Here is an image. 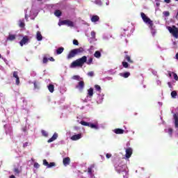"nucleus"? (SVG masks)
<instances>
[{
    "label": "nucleus",
    "mask_w": 178,
    "mask_h": 178,
    "mask_svg": "<svg viewBox=\"0 0 178 178\" xmlns=\"http://www.w3.org/2000/svg\"><path fill=\"white\" fill-rule=\"evenodd\" d=\"M24 15H25V20L29 22V17L31 20H34L35 17H37L38 15V12L35 9V3H33L31 8H28L24 10Z\"/></svg>",
    "instance_id": "nucleus-1"
},
{
    "label": "nucleus",
    "mask_w": 178,
    "mask_h": 178,
    "mask_svg": "<svg viewBox=\"0 0 178 178\" xmlns=\"http://www.w3.org/2000/svg\"><path fill=\"white\" fill-rule=\"evenodd\" d=\"M114 168L118 173H122L124 178L127 177L129 173V169H127V165L123 163V161H120L114 165Z\"/></svg>",
    "instance_id": "nucleus-2"
},
{
    "label": "nucleus",
    "mask_w": 178,
    "mask_h": 178,
    "mask_svg": "<svg viewBox=\"0 0 178 178\" xmlns=\"http://www.w3.org/2000/svg\"><path fill=\"white\" fill-rule=\"evenodd\" d=\"M86 62H87V56H83L82 58H78L77 60L73 61L70 65V67L71 69H74L76 67H83V65L84 63H86Z\"/></svg>",
    "instance_id": "nucleus-3"
},
{
    "label": "nucleus",
    "mask_w": 178,
    "mask_h": 178,
    "mask_svg": "<svg viewBox=\"0 0 178 178\" xmlns=\"http://www.w3.org/2000/svg\"><path fill=\"white\" fill-rule=\"evenodd\" d=\"M83 52H84V49L83 47L74 49L70 51L69 54L67 56V59H72V58H74L76 55H79V54H81Z\"/></svg>",
    "instance_id": "nucleus-4"
},
{
    "label": "nucleus",
    "mask_w": 178,
    "mask_h": 178,
    "mask_svg": "<svg viewBox=\"0 0 178 178\" xmlns=\"http://www.w3.org/2000/svg\"><path fill=\"white\" fill-rule=\"evenodd\" d=\"M140 17H142V20L149 27H152V26H154V22L148 17L145 13H140Z\"/></svg>",
    "instance_id": "nucleus-5"
},
{
    "label": "nucleus",
    "mask_w": 178,
    "mask_h": 178,
    "mask_svg": "<svg viewBox=\"0 0 178 178\" xmlns=\"http://www.w3.org/2000/svg\"><path fill=\"white\" fill-rule=\"evenodd\" d=\"M93 95H94V88H90L88 90L87 96L83 100V102H90V101H91V99H92V96Z\"/></svg>",
    "instance_id": "nucleus-6"
},
{
    "label": "nucleus",
    "mask_w": 178,
    "mask_h": 178,
    "mask_svg": "<svg viewBox=\"0 0 178 178\" xmlns=\"http://www.w3.org/2000/svg\"><path fill=\"white\" fill-rule=\"evenodd\" d=\"M168 30L171 34H172V35H173V37H175V38H178V29L177 28H176L175 26H173V27L168 26Z\"/></svg>",
    "instance_id": "nucleus-7"
},
{
    "label": "nucleus",
    "mask_w": 178,
    "mask_h": 178,
    "mask_svg": "<svg viewBox=\"0 0 178 178\" xmlns=\"http://www.w3.org/2000/svg\"><path fill=\"white\" fill-rule=\"evenodd\" d=\"M63 24H66L69 27H74V22L70 20H63L58 22V26H63Z\"/></svg>",
    "instance_id": "nucleus-8"
},
{
    "label": "nucleus",
    "mask_w": 178,
    "mask_h": 178,
    "mask_svg": "<svg viewBox=\"0 0 178 178\" xmlns=\"http://www.w3.org/2000/svg\"><path fill=\"white\" fill-rule=\"evenodd\" d=\"M4 129L6 130V134L8 135L10 138H13V131H12V127L5 124Z\"/></svg>",
    "instance_id": "nucleus-9"
},
{
    "label": "nucleus",
    "mask_w": 178,
    "mask_h": 178,
    "mask_svg": "<svg viewBox=\"0 0 178 178\" xmlns=\"http://www.w3.org/2000/svg\"><path fill=\"white\" fill-rule=\"evenodd\" d=\"M87 175L89 178H95V175H94V165H90L88 168Z\"/></svg>",
    "instance_id": "nucleus-10"
},
{
    "label": "nucleus",
    "mask_w": 178,
    "mask_h": 178,
    "mask_svg": "<svg viewBox=\"0 0 178 178\" xmlns=\"http://www.w3.org/2000/svg\"><path fill=\"white\" fill-rule=\"evenodd\" d=\"M15 176H19L20 173H22V166L17 164V165H14V168L13 170Z\"/></svg>",
    "instance_id": "nucleus-11"
},
{
    "label": "nucleus",
    "mask_w": 178,
    "mask_h": 178,
    "mask_svg": "<svg viewBox=\"0 0 178 178\" xmlns=\"http://www.w3.org/2000/svg\"><path fill=\"white\" fill-rule=\"evenodd\" d=\"M175 120V125L177 131L175 132V137H178V113H175L173 115Z\"/></svg>",
    "instance_id": "nucleus-12"
},
{
    "label": "nucleus",
    "mask_w": 178,
    "mask_h": 178,
    "mask_svg": "<svg viewBox=\"0 0 178 178\" xmlns=\"http://www.w3.org/2000/svg\"><path fill=\"white\" fill-rule=\"evenodd\" d=\"M125 158L129 159L131 157V155H133V148L128 147L125 149Z\"/></svg>",
    "instance_id": "nucleus-13"
},
{
    "label": "nucleus",
    "mask_w": 178,
    "mask_h": 178,
    "mask_svg": "<svg viewBox=\"0 0 178 178\" xmlns=\"http://www.w3.org/2000/svg\"><path fill=\"white\" fill-rule=\"evenodd\" d=\"M84 87H85L84 81L81 80L79 81V83H78L76 85L75 88H76V90H79V91H83V90H84Z\"/></svg>",
    "instance_id": "nucleus-14"
},
{
    "label": "nucleus",
    "mask_w": 178,
    "mask_h": 178,
    "mask_svg": "<svg viewBox=\"0 0 178 178\" xmlns=\"http://www.w3.org/2000/svg\"><path fill=\"white\" fill-rule=\"evenodd\" d=\"M97 104H102V102H104V97H105V95L104 93H97Z\"/></svg>",
    "instance_id": "nucleus-15"
},
{
    "label": "nucleus",
    "mask_w": 178,
    "mask_h": 178,
    "mask_svg": "<svg viewBox=\"0 0 178 178\" xmlns=\"http://www.w3.org/2000/svg\"><path fill=\"white\" fill-rule=\"evenodd\" d=\"M89 127H90V129H94L95 130H99V124H98V121H95L92 123H90Z\"/></svg>",
    "instance_id": "nucleus-16"
},
{
    "label": "nucleus",
    "mask_w": 178,
    "mask_h": 178,
    "mask_svg": "<svg viewBox=\"0 0 178 178\" xmlns=\"http://www.w3.org/2000/svg\"><path fill=\"white\" fill-rule=\"evenodd\" d=\"M29 36L25 35L23 37L22 40L19 42V44L21 47H23V45H26V44H29Z\"/></svg>",
    "instance_id": "nucleus-17"
},
{
    "label": "nucleus",
    "mask_w": 178,
    "mask_h": 178,
    "mask_svg": "<svg viewBox=\"0 0 178 178\" xmlns=\"http://www.w3.org/2000/svg\"><path fill=\"white\" fill-rule=\"evenodd\" d=\"M168 77H170V79H172V77L174 78V80L175 81H178V76L177 74L171 72V71H168Z\"/></svg>",
    "instance_id": "nucleus-18"
},
{
    "label": "nucleus",
    "mask_w": 178,
    "mask_h": 178,
    "mask_svg": "<svg viewBox=\"0 0 178 178\" xmlns=\"http://www.w3.org/2000/svg\"><path fill=\"white\" fill-rule=\"evenodd\" d=\"M129 37V25L125 26L121 32V37Z\"/></svg>",
    "instance_id": "nucleus-19"
},
{
    "label": "nucleus",
    "mask_w": 178,
    "mask_h": 178,
    "mask_svg": "<svg viewBox=\"0 0 178 178\" xmlns=\"http://www.w3.org/2000/svg\"><path fill=\"white\" fill-rule=\"evenodd\" d=\"M13 79H15V84L19 86V84H20V79L19 78L17 72H13Z\"/></svg>",
    "instance_id": "nucleus-20"
},
{
    "label": "nucleus",
    "mask_w": 178,
    "mask_h": 178,
    "mask_svg": "<svg viewBox=\"0 0 178 178\" xmlns=\"http://www.w3.org/2000/svg\"><path fill=\"white\" fill-rule=\"evenodd\" d=\"M16 40V34L9 33L6 38V41H15Z\"/></svg>",
    "instance_id": "nucleus-21"
},
{
    "label": "nucleus",
    "mask_w": 178,
    "mask_h": 178,
    "mask_svg": "<svg viewBox=\"0 0 178 178\" xmlns=\"http://www.w3.org/2000/svg\"><path fill=\"white\" fill-rule=\"evenodd\" d=\"M83 138V134H78L72 136L71 137V140L72 141H77V140H80V138Z\"/></svg>",
    "instance_id": "nucleus-22"
},
{
    "label": "nucleus",
    "mask_w": 178,
    "mask_h": 178,
    "mask_svg": "<svg viewBox=\"0 0 178 178\" xmlns=\"http://www.w3.org/2000/svg\"><path fill=\"white\" fill-rule=\"evenodd\" d=\"M165 133H168L170 138L173 137V129L172 128H166L164 130Z\"/></svg>",
    "instance_id": "nucleus-23"
},
{
    "label": "nucleus",
    "mask_w": 178,
    "mask_h": 178,
    "mask_svg": "<svg viewBox=\"0 0 178 178\" xmlns=\"http://www.w3.org/2000/svg\"><path fill=\"white\" fill-rule=\"evenodd\" d=\"M90 19L92 23H97V22H99V17L98 15H91Z\"/></svg>",
    "instance_id": "nucleus-24"
},
{
    "label": "nucleus",
    "mask_w": 178,
    "mask_h": 178,
    "mask_svg": "<svg viewBox=\"0 0 178 178\" xmlns=\"http://www.w3.org/2000/svg\"><path fill=\"white\" fill-rule=\"evenodd\" d=\"M63 163L64 166H67V165H70V158H69V157L64 158L63 160Z\"/></svg>",
    "instance_id": "nucleus-25"
},
{
    "label": "nucleus",
    "mask_w": 178,
    "mask_h": 178,
    "mask_svg": "<svg viewBox=\"0 0 178 178\" xmlns=\"http://www.w3.org/2000/svg\"><path fill=\"white\" fill-rule=\"evenodd\" d=\"M35 38L37 41H42V35L41 34V31H38L36 33Z\"/></svg>",
    "instance_id": "nucleus-26"
},
{
    "label": "nucleus",
    "mask_w": 178,
    "mask_h": 178,
    "mask_svg": "<svg viewBox=\"0 0 178 178\" xmlns=\"http://www.w3.org/2000/svg\"><path fill=\"white\" fill-rule=\"evenodd\" d=\"M57 138H58V134L54 133L53 136L47 140V143H53V141H55V140H56Z\"/></svg>",
    "instance_id": "nucleus-27"
},
{
    "label": "nucleus",
    "mask_w": 178,
    "mask_h": 178,
    "mask_svg": "<svg viewBox=\"0 0 178 178\" xmlns=\"http://www.w3.org/2000/svg\"><path fill=\"white\" fill-rule=\"evenodd\" d=\"M18 26L19 27H21V29H23L25 26H26V24H24V19L22 18V19H20L18 22Z\"/></svg>",
    "instance_id": "nucleus-28"
},
{
    "label": "nucleus",
    "mask_w": 178,
    "mask_h": 178,
    "mask_svg": "<svg viewBox=\"0 0 178 178\" xmlns=\"http://www.w3.org/2000/svg\"><path fill=\"white\" fill-rule=\"evenodd\" d=\"M33 84L34 86L33 90H40V82L37 81H34L33 82Z\"/></svg>",
    "instance_id": "nucleus-29"
},
{
    "label": "nucleus",
    "mask_w": 178,
    "mask_h": 178,
    "mask_svg": "<svg viewBox=\"0 0 178 178\" xmlns=\"http://www.w3.org/2000/svg\"><path fill=\"white\" fill-rule=\"evenodd\" d=\"M120 76L121 77H124V79H127L130 76V72H121V73H120Z\"/></svg>",
    "instance_id": "nucleus-30"
},
{
    "label": "nucleus",
    "mask_w": 178,
    "mask_h": 178,
    "mask_svg": "<svg viewBox=\"0 0 178 178\" xmlns=\"http://www.w3.org/2000/svg\"><path fill=\"white\" fill-rule=\"evenodd\" d=\"M47 88H48L49 92L52 93V92H54V91H55V86L51 83H50L47 86Z\"/></svg>",
    "instance_id": "nucleus-31"
},
{
    "label": "nucleus",
    "mask_w": 178,
    "mask_h": 178,
    "mask_svg": "<svg viewBox=\"0 0 178 178\" xmlns=\"http://www.w3.org/2000/svg\"><path fill=\"white\" fill-rule=\"evenodd\" d=\"M149 29H150L151 30V34L152 35V37L156 35V29H155V27H154V26L149 27Z\"/></svg>",
    "instance_id": "nucleus-32"
},
{
    "label": "nucleus",
    "mask_w": 178,
    "mask_h": 178,
    "mask_svg": "<svg viewBox=\"0 0 178 178\" xmlns=\"http://www.w3.org/2000/svg\"><path fill=\"white\" fill-rule=\"evenodd\" d=\"M63 51H65V48L62 47H58L57 49H56V55H60V54H62Z\"/></svg>",
    "instance_id": "nucleus-33"
},
{
    "label": "nucleus",
    "mask_w": 178,
    "mask_h": 178,
    "mask_svg": "<svg viewBox=\"0 0 178 178\" xmlns=\"http://www.w3.org/2000/svg\"><path fill=\"white\" fill-rule=\"evenodd\" d=\"M95 90L97 92V94H101L102 89L99 85H95Z\"/></svg>",
    "instance_id": "nucleus-34"
},
{
    "label": "nucleus",
    "mask_w": 178,
    "mask_h": 178,
    "mask_svg": "<svg viewBox=\"0 0 178 178\" xmlns=\"http://www.w3.org/2000/svg\"><path fill=\"white\" fill-rule=\"evenodd\" d=\"M113 132L115 134H123V133H124V130H123L122 129H115L113 130Z\"/></svg>",
    "instance_id": "nucleus-35"
},
{
    "label": "nucleus",
    "mask_w": 178,
    "mask_h": 178,
    "mask_svg": "<svg viewBox=\"0 0 178 178\" xmlns=\"http://www.w3.org/2000/svg\"><path fill=\"white\" fill-rule=\"evenodd\" d=\"M112 38V35L108 34V33H104L103 35V40H104L105 41H108V40H109V38Z\"/></svg>",
    "instance_id": "nucleus-36"
},
{
    "label": "nucleus",
    "mask_w": 178,
    "mask_h": 178,
    "mask_svg": "<svg viewBox=\"0 0 178 178\" xmlns=\"http://www.w3.org/2000/svg\"><path fill=\"white\" fill-rule=\"evenodd\" d=\"M94 56H95V58L99 59V58H101V56H102L101 51H96L94 54Z\"/></svg>",
    "instance_id": "nucleus-37"
},
{
    "label": "nucleus",
    "mask_w": 178,
    "mask_h": 178,
    "mask_svg": "<svg viewBox=\"0 0 178 178\" xmlns=\"http://www.w3.org/2000/svg\"><path fill=\"white\" fill-rule=\"evenodd\" d=\"M72 80H77V81H80L81 80H83V78L80 77L79 75H74L72 77Z\"/></svg>",
    "instance_id": "nucleus-38"
},
{
    "label": "nucleus",
    "mask_w": 178,
    "mask_h": 178,
    "mask_svg": "<svg viewBox=\"0 0 178 178\" xmlns=\"http://www.w3.org/2000/svg\"><path fill=\"white\" fill-rule=\"evenodd\" d=\"M54 15H55V16H56V17H60V16H61V15H62V12H60V10H56L54 12Z\"/></svg>",
    "instance_id": "nucleus-39"
},
{
    "label": "nucleus",
    "mask_w": 178,
    "mask_h": 178,
    "mask_svg": "<svg viewBox=\"0 0 178 178\" xmlns=\"http://www.w3.org/2000/svg\"><path fill=\"white\" fill-rule=\"evenodd\" d=\"M125 59H126L127 62H128L129 63H134V61H133V60H131L130 56H126Z\"/></svg>",
    "instance_id": "nucleus-40"
},
{
    "label": "nucleus",
    "mask_w": 178,
    "mask_h": 178,
    "mask_svg": "<svg viewBox=\"0 0 178 178\" xmlns=\"http://www.w3.org/2000/svg\"><path fill=\"white\" fill-rule=\"evenodd\" d=\"M95 49H96L95 47L91 45L88 51V52H90V54H92L94 51H95Z\"/></svg>",
    "instance_id": "nucleus-41"
},
{
    "label": "nucleus",
    "mask_w": 178,
    "mask_h": 178,
    "mask_svg": "<svg viewBox=\"0 0 178 178\" xmlns=\"http://www.w3.org/2000/svg\"><path fill=\"white\" fill-rule=\"evenodd\" d=\"M74 131H76V133L79 134H81V128H80L79 127H74Z\"/></svg>",
    "instance_id": "nucleus-42"
},
{
    "label": "nucleus",
    "mask_w": 178,
    "mask_h": 178,
    "mask_svg": "<svg viewBox=\"0 0 178 178\" xmlns=\"http://www.w3.org/2000/svg\"><path fill=\"white\" fill-rule=\"evenodd\" d=\"M171 97L173 99H176V97H177V92L176 90H173L171 92Z\"/></svg>",
    "instance_id": "nucleus-43"
},
{
    "label": "nucleus",
    "mask_w": 178,
    "mask_h": 178,
    "mask_svg": "<svg viewBox=\"0 0 178 178\" xmlns=\"http://www.w3.org/2000/svg\"><path fill=\"white\" fill-rule=\"evenodd\" d=\"M88 41L90 44H92V42H95V41H97V38H89Z\"/></svg>",
    "instance_id": "nucleus-44"
},
{
    "label": "nucleus",
    "mask_w": 178,
    "mask_h": 178,
    "mask_svg": "<svg viewBox=\"0 0 178 178\" xmlns=\"http://www.w3.org/2000/svg\"><path fill=\"white\" fill-rule=\"evenodd\" d=\"M85 63H86V65H92V58H90L87 60V57H86V62H85Z\"/></svg>",
    "instance_id": "nucleus-45"
},
{
    "label": "nucleus",
    "mask_w": 178,
    "mask_h": 178,
    "mask_svg": "<svg viewBox=\"0 0 178 178\" xmlns=\"http://www.w3.org/2000/svg\"><path fill=\"white\" fill-rule=\"evenodd\" d=\"M81 124H82V126H88V127H90V122H87L86 121H81Z\"/></svg>",
    "instance_id": "nucleus-46"
},
{
    "label": "nucleus",
    "mask_w": 178,
    "mask_h": 178,
    "mask_svg": "<svg viewBox=\"0 0 178 178\" xmlns=\"http://www.w3.org/2000/svg\"><path fill=\"white\" fill-rule=\"evenodd\" d=\"M163 15L165 17H169V16H170V13H169V11H164L163 12Z\"/></svg>",
    "instance_id": "nucleus-47"
},
{
    "label": "nucleus",
    "mask_w": 178,
    "mask_h": 178,
    "mask_svg": "<svg viewBox=\"0 0 178 178\" xmlns=\"http://www.w3.org/2000/svg\"><path fill=\"white\" fill-rule=\"evenodd\" d=\"M31 145V143L29 142H25L23 143V148H26L27 147H30Z\"/></svg>",
    "instance_id": "nucleus-48"
},
{
    "label": "nucleus",
    "mask_w": 178,
    "mask_h": 178,
    "mask_svg": "<svg viewBox=\"0 0 178 178\" xmlns=\"http://www.w3.org/2000/svg\"><path fill=\"white\" fill-rule=\"evenodd\" d=\"M96 35H97V33H95V31H92L90 32V38H96Z\"/></svg>",
    "instance_id": "nucleus-49"
},
{
    "label": "nucleus",
    "mask_w": 178,
    "mask_h": 178,
    "mask_svg": "<svg viewBox=\"0 0 178 178\" xmlns=\"http://www.w3.org/2000/svg\"><path fill=\"white\" fill-rule=\"evenodd\" d=\"M55 165H56L55 163L51 162L48 164L47 168V169H50L51 168H54V166H55Z\"/></svg>",
    "instance_id": "nucleus-50"
},
{
    "label": "nucleus",
    "mask_w": 178,
    "mask_h": 178,
    "mask_svg": "<svg viewBox=\"0 0 178 178\" xmlns=\"http://www.w3.org/2000/svg\"><path fill=\"white\" fill-rule=\"evenodd\" d=\"M176 81H172V82H168V86L169 87V88H171V91H172V88H173V86H172V84H173V83H175Z\"/></svg>",
    "instance_id": "nucleus-51"
},
{
    "label": "nucleus",
    "mask_w": 178,
    "mask_h": 178,
    "mask_svg": "<svg viewBox=\"0 0 178 178\" xmlns=\"http://www.w3.org/2000/svg\"><path fill=\"white\" fill-rule=\"evenodd\" d=\"M94 3L99 6H101V5H102V1H101V0H95Z\"/></svg>",
    "instance_id": "nucleus-52"
},
{
    "label": "nucleus",
    "mask_w": 178,
    "mask_h": 178,
    "mask_svg": "<svg viewBox=\"0 0 178 178\" xmlns=\"http://www.w3.org/2000/svg\"><path fill=\"white\" fill-rule=\"evenodd\" d=\"M172 48H173V49H177V42H176V41H173L172 42Z\"/></svg>",
    "instance_id": "nucleus-53"
},
{
    "label": "nucleus",
    "mask_w": 178,
    "mask_h": 178,
    "mask_svg": "<svg viewBox=\"0 0 178 178\" xmlns=\"http://www.w3.org/2000/svg\"><path fill=\"white\" fill-rule=\"evenodd\" d=\"M122 66L125 69H127V67H129V63L123 61L122 62Z\"/></svg>",
    "instance_id": "nucleus-54"
},
{
    "label": "nucleus",
    "mask_w": 178,
    "mask_h": 178,
    "mask_svg": "<svg viewBox=\"0 0 178 178\" xmlns=\"http://www.w3.org/2000/svg\"><path fill=\"white\" fill-rule=\"evenodd\" d=\"M30 74L31 77H35V76H37V72L35 71H31Z\"/></svg>",
    "instance_id": "nucleus-55"
},
{
    "label": "nucleus",
    "mask_w": 178,
    "mask_h": 178,
    "mask_svg": "<svg viewBox=\"0 0 178 178\" xmlns=\"http://www.w3.org/2000/svg\"><path fill=\"white\" fill-rule=\"evenodd\" d=\"M42 134L44 137H48V132H47V131L42 130Z\"/></svg>",
    "instance_id": "nucleus-56"
},
{
    "label": "nucleus",
    "mask_w": 178,
    "mask_h": 178,
    "mask_svg": "<svg viewBox=\"0 0 178 178\" xmlns=\"http://www.w3.org/2000/svg\"><path fill=\"white\" fill-rule=\"evenodd\" d=\"M33 168H35V169H39L40 164H38V163H35L33 165Z\"/></svg>",
    "instance_id": "nucleus-57"
},
{
    "label": "nucleus",
    "mask_w": 178,
    "mask_h": 178,
    "mask_svg": "<svg viewBox=\"0 0 178 178\" xmlns=\"http://www.w3.org/2000/svg\"><path fill=\"white\" fill-rule=\"evenodd\" d=\"M43 165H44V166H48V165H49V163H48V161H47V159H44L43 160Z\"/></svg>",
    "instance_id": "nucleus-58"
},
{
    "label": "nucleus",
    "mask_w": 178,
    "mask_h": 178,
    "mask_svg": "<svg viewBox=\"0 0 178 178\" xmlns=\"http://www.w3.org/2000/svg\"><path fill=\"white\" fill-rule=\"evenodd\" d=\"M88 76H89V77H93L94 76V72L91 71V72H89L88 73Z\"/></svg>",
    "instance_id": "nucleus-59"
},
{
    "label": "nucleus",
    "mask_w": 178,
    "mask_h": 178,
    "mask_svg": "<svg viewBox=\"0 0 178 178\" xmlns=\"http://www.w3.org/2000/svg\"><path fill=\"white\" fill-rule=\"evenodd\" d=\"M3 99H5V96H3V94L0 93V101L3 102Z\"/></svg>",
    "instance_id": "nucleus-60"
},
{
    "label": "nucleus",
    "mask_w": 178,
    "mask_h": 178,
    "mask_svg": "<svg viewBox=\"0 0 178 178\" xmlns=\"http://www.w3.org/2000/svg\"><path fill=\"white\" fill-rule=\"evenodd\" d=\"M49 58L47 57L43 58V63H48Z\"/></svg>",
    "instance_id": "nucleus-61"
},
{
    "label": "nucleus",
    "mask_w": 178,
    "mask_h": 178,
    "mask_svg": "<svg viewBox=\"0 0 178 178\" xmlns=\"http://www.w3.org/2000/svg\"><path fill=\"white\" fill-rule=\"evenodd\" d=\"M76 173L79 177H82L81 175H83V172H81L80 170H77Z\"/></svg>",
    "instance_id": "nucleus-62"
},
{
    "label": "nucleus",
    "mask_w": 178,
    "mask_h": 178,
    "mask_svg": "<svg viewBox=\"0 0 178 178\" xmlns=\"http://www.w3.org/2000/svg\"><path fill=\"white\" fill-rule=\"evenodd\" d=\"M108 73H110L111 74H115L116 73V71H115L114 70H110L108 71Z\"/></svg>",
    "instance_id": "nucleus-63"
},
{
    "label": "nucleus",
    "mask_w": 178,
    "mask_h": 178,
    "mask_svg": "<svg viewBox=\"0 0 178 178\" xmlns=\"http://www.w3.org/2000/svg\"><path fill=\"white\" fill-rule=\"evenodd\" d=\"M73 44H74V45H79V41H77V40H74Z\"/></svg>",
    "instance_id": "nucleus-64"
}]
</instances>
